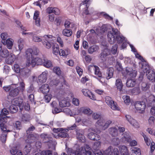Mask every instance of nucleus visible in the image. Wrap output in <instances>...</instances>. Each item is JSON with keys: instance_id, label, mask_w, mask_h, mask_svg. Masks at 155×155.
Listing matches in <instances>:
<instances>
[{"instance_id": "nucleus-1", "label": "nucleus", "mask_w": 155, "mask_h": 155, "mask_svg": "<svg viewBox=\"0 0 155 155\" xmlns=\"http://www.w3.org/2000/svg\"><path fill=\"white\" fill-rule=\"evenodd\" d=\"M107 39L110 44H113L116 41L118 44L123 42L120 49L126 48L127 47V39L123 35H120V32L117 29L112 28L111 30L109 31L107 34Z\"/></svg>"}, {"instance_id": "nucleus-2", "label": "nucleus", "mask_w": 155, "mask_h": 155, "mask_svg": "<svg viewBox=\"0 0 155 155\" xmlns=\"http://www.w3.org/2000/svg\"><path fill=\"white\" fill-rule=\"evenodd\" d=\"M142 69L143 73H146L148 79L152 82H155V71L154 69H150L149 65L146 63L142 64Z\"/></svg>"}, {"instance_id": "nucleus-3", "label": "nucleus", "mask_w": 155, "mask_h": 155, "mask_svg": "<svg viewBox=\"0 0 155 155\" xmlns=\"http://www.w3.org/2000/svg\"><path fill=\"white\" fill-rule=\"evenodd\" d=\"M74 153L76 155H93L91 148L87 144H85L80 149H77Z\"/></svg>"}, {"instance_id": "nucleus-4", "label": "nucleus", "mask_w": 155, "mask_h": 155, "mask_svg": "<svg viewBox=\"0 0 155 155\" xmlns=\"http://www.w3.org/2000/svg\"><path fill=\"white\" fill-rule=\"evenodd\" d=\"M0 129L2 132L0 137V140L2 143H5L6 140L8 133L11 131L8 130L6 125L3 124H0Z\"/></svg>"}, {"instance_id": "nucleus-5", "label": "nucleus", "mask_w": 155, "mask_h": 155, "mask_svg": "<svg viewBox=\"0 0 155 155\" xmlns=\"http://www.w3.org/2000/svg\"><path fill=\"white\" fill-rule=\"evenodd\" d=\"M88 70L89 73L90 74H94L99 78L102 77V73L98 66L94 65H90L88 66Z\"/></svg>"}, {"instance_id": "nucleus-6", "label": "nucleus", "mask_w": 155, "mask_h": 155, "mask_svg": "<svg viewBox=\"0 0 155 155\" xmlns=\"http://www.w3.org/2000/svg\"><path fill=\"white\" fill-rule=\"evenodd\" d=\"M122 75L125 77L134 78L137 75V71L132 68L127 67L125 71H122Z\"/></svg>"}, {"instance_id": "nucleus-7", "label": "nucleus", "mask_w": 155, "mask_h": 155, "mask_svg": "<svg viewBox=\"0 0 155 155\" xmlns=\"http://www.w3.org/2000/svg\"><path fill=\"white\" fill-rule=\"evenodd\" d=\"M40 137L41 138L43 139L44 142L48 143V144L49 147H51V145L54 147L56 144L54 141H52L51 137L48 134H41Z\"/></svg>"}, {"instance_id": "nucleus-8", "label": "nucleus", "mask_w": 155, "mask_h": 155, "mask_svg": "<svg viewBox=\"0 0 155 155\" xmlns=\"http://www.w3.org/2000/svg\"><path fill=\"white\" fill-rule=\"evenodd\" d=\"M135 107L136 109V112L140 113H143L146 107V105L145 102L143 101H137L134 104Z\"/></svg>"}, {"instance_id": "nucleus-9", "label": "nucleus", "mask_w": 155, "mask_h": 155, "mask_svg": "<svg viewBox=\"0 0 155 155\" xmlns=\"http://www.w3.org/2000/svg\"><path fill=\"white\" fill-rule=\"evenodd\" d=\"M52 36L50 35H45L43 36L42 43L44 46L47 48L49 49L51 47L52 43Z\"/></svg>"}, {"instance_id": "nucleus-10", "label": "nucleus", "mask_w": 155, "mask_h": 155, "mask_svg": "<svg viewBox=\"0 0 155 155\" xmlns=\"http://www.w3.org/2000/svg\"><path fill=\"white\" fill-rule=\"evenodd\" d=\"M106 103L111 108L114 110H118L119 108L116 103L115 102L112 98L109 96H107L105 97Z\"/></svg>"}, {"instance_id": "nucleus-11", "label": "nucleus", "mask_w": 155, "mask_h": 155, "mask_svg": "<svg viewBox=\"0 0 155 155\" xmlns=\"http://www.w3.org/2000/svg\"><path fill=\"white\" fill-rule=\"evenodd\" d=\"M8 113V111L6 109L4 108L2 110L0 114V124H5L7 121L6 115Z\"/></svg>"}, {"instance_id": "nucleus-12", "label": "nucleus", "mask_w": 155, "mask_h": 155, "mask_svg": "<svg viewBox=\"0 0 155 155\" xmlns=\"http://www.w3.org/2000/svg\"><path fill=\"white\" fill-rule=\"evenodd\" d=\"M103 153L104 155H119L117 149L113 148L111 146H109Z\"/></svg>"}, {"instance_id": "nucleus-13", "label": "nucleus", "mask_w": 155, "mask_h": 155, "mask_svg": "<svg viewBox=\"0 0 155 155\" xmlns=\"http://www.w3.org/2000/svg\"><path fill=\"white\" fill-rule=\"evenodd\" d=\"M126 120L129 123L136 128H138L140 127V125L138 123L135 119L132 118L131 116L128 115L125 116Z\"/></svg>"}, {"instance_id": "nucleus-14", "label": "nucleus", "mask_w": 155, "mask_h": 155, "mask_svg": "<svg viewBox=\"0 0 155 155\" xmlns=\"http://www.w3.org/2000/svg\"><path fill=\"white\" fill-rule=\"evenodd\" d=\"M10 152L12 155H23L21 151L19 150L18 146L14 145L10 149Z\"/></svg>"}, {"instance_id": "nucleus-15", "label": "nucleus", "mask_w": 155, "mask_h": 155, "mask_svg": "<svg viewBox=\"0 0 155 155\" xmlns=\"http://www.w3.org/2000/svg\"><path fill=\"white\" fill-rule=\"evenodd\" d=\"M109 51L108 49H105L99 55V59L101 62H104L106 61L108 58L107 56L109 54Z\"/></svg>"}, {"instance_id": "nucleus-16", "label": "nucleus", "mask_w": 155, "mask_h": 155, "mask_svg": "<svg viewBox=\"0 0 155 155\" xmlns=\"http://www.w3.org/2000/svg\"><path fill=\"white\" fill-rule=\"evenodd\" d=\"M22 34L31 35L32 36V40L35 42H39L41 41L42 42V39H43V37H40L39 36H34L35 33L33 32L25 33L24 32H22Z\"/></svg>"}, {"instance_id": "nucleus-17", "label": "nucleus", "mask_w": 155, "mask_h": 155, "mask_svg": "<svg viewBox=\"0 0 155 155\" xmlns=\"http://www.w3.org/2000/svg\"><path fill=\"white\" fill-rule=\"evenodd\" d=\"M47 71H45L42 72L38 77V82L40 83H45L47 79Z\"/></svg>"}, {"instance_id": "nucleus-18", "label": "nucleus", "mask_w": 155, "mask_h": 155, "mask_svg": "<svg viewBox=\"0 0 155 155\" xmlns=\"http://www.w3.org/2000/svg\"><path fill=\"white\" fill-rule=\"evenodd\" d=\"M17 84H14L13 88H12L9 92V95L12 97H15L18 95L19 93V90L17 88Z\"/></svg>"}, {"instance_id": "nucleus-19", "label": "nucleus", "mask_w": 155, "mask_h": 155, "mask_svg": "<svg viewBox=\"0 0 155 155\" xmlns=\"http://www.w3.org/2000/svg\"><path fill=\"white\" fill-rule=\"evenodd\" d=\"M15 59V56L12 54H10L6 59L5 62L8 64L11 65L13 63Z\"/></svg>"}, {"instance_id": "nucleus-20", "label": "nucleus", "mask_w": 155, "mask_h": 155, "mask_svg": "<svg viewBox=\"0 0 155 155\" xmlns=\"http://www.w3.org/2000/svg\"><path fill=\"white\" fill-rule=\"evenodd\" d=\"M49 86L47 84L42 85L39 89V91L44 94L48 93L49 92Z\"/></svg>"}, {"instance_id": "nucleus-21", "label": "nucleus", "mask_w": 155, "mask_h": 155, "mask_svg": "<svg viewBox=\"0 0 155 155\" xmlns=\"http://www.w3.org/2000/svg\"><path fill=\"white\" fill-rule=\"evenodd\" d=\"M79 111L80 112H82L87 115H90L91 114H92L93 112L90 108L84 107L80 108L79 109Z\"/></svg>"}, {"instance_id": "nucleus-22", "label": "nucleus", "mask_w": 155, "mask_h": 155, "mask_svg": "<svg viewBox=\"0 0 155 155\" xmlns=\"http://www.w3.org/2000/svg\"><path fill=\"white\" fill-rule=\"evenodd\" d=\"M88 137L90 139L93 140H98L100 138L99 135L93 132L89 133L88 134Z\"/></svg>"}, {"instance_id": "nucleus-23", "label": "nucleus", "mask_w": 155, "mask_h": 155, "mask_svg": "<svg viewBox=\"0 0 155 155\" xmlns=\"http://www.w3.org/2000/svg\"><path fill=\"white\" fill-rule=\"evenodd\" d=\"M114 71V69L112 67L108 68L105 75L106 78L107 80L112 77Z\"/></svg>"}, {"instance_id": "nucleus-24", "label": "nucleus", "mask_w": 155, "mask_h": 155, "mask_svg": "<svg viewBox=\"0 0 155 155\" xmlns=\"http://www.w3.org/2000/svg\"><path fill=\"white\" fill-rule=\"evenodd\" d=\"M14 41L11 38H8L5 41H3L2 43L5 45H6L9 49H11L13 45Z\"/></svg>"}, {"instance_id": "nucleus-25", "label": "nucleus", "mask_w": 155, "mask_h": 155, "mask_svg": "<svg viewBox=\"0 0 155 155\" xmlns=\"http://www.w3.org/2000/svg\"><path fill=\"white\" fill-rule=\"evenodd\" d=\"M131 140L130 136L128 132H126L123 134L121 140L124 142H129Z\"/></svg>"}, {"instance_id": "nucleus-26", "label": "nucleus", "mask_w": 155, "mask_h": 155, "mask_svg": "<svg viewBox=\"0 0 155 155\" xmlns=\"http://www.w3.org/2000/svg\"><path fill=\"white\" fill-rule=\"evenodd\" d=\"M47 12L49 14L54 13L55 15H58L60 13V10L58 8L52 7L48 8Z\"/></svg>"}, {"instance_id": "nucleus-27", "label": "nucleus", "mask_w": 155, "mask_h": 155, "mask_svg": "<svg viewBox=\"0 0 155 155\" xmlns=\"http://www.w3.org/2000/svg\"><path fill=\"white\" fill-rule=\"evenodd\" d=\"M59 105L61 107H68L70 105V103L68 100H66L64 98L61 101H59Z\"/></svg>"}, {"instance_id": "nucleus-28", "label": "nucleus", "mask_w": 155, "mask_h": 155, "mask_svg": "<svg viewBox=\"0 0 155 155\" xmlns=\"http://www.w3.org/2000/svg\"><path fill=\"white\" fill-rule=\"evenodd\" d=\"M30 70L26 67L21 69L20 73L22 76L25 78H26L30 74Z\"/></svg>"}, {"instance_id": "nucleus-29", "label": "nucleus", "mask_w": 155, "mask_h": 155, "mask_svg": "<svg viewBox=\"0 0 155 155\" xmlns=\"http://www.w3.org/2000/svg\"><path fill=\"white\" fill-rule=\"evenodd\" d=\"M115 84L117 89L121 93H123L122 90L123 84L121 79H117L116 81Z\"/></svg>"}, {"instance_id": "nucleus-30", "label": "nucleus", "mask_w": 155, "mask_h": 155, "mask_svg": "<svg viewBox=\"0 0 155 155\" xmlns=\"http://www.w3.org/2000/svg\"><path fill=\"white\" fill-rule=\"evenodd\" d=\"M68 131V129H62L61 132L58 134V137L64 138L68 137H69V135L67 133Z\"/></svg>"}, {"instance_id": "nucleus-31", "label": "nucleus", "mask_w": 155, "mask_h": 155, "mask_svg": "<svg viewBox=\"0 0 155 155\" xmlns=\"http://www.w3.org/2000/svg\"><path fill=\"white\" fill-rule=\"evenodd\" d=\"M24 40L20 38L18 41V49L16 48L17 51H19L20 52L24 47Z\"/></svg>"}, {"instance_id": "nucleus-32", "label": "nucleus", "mask_w": 155, "mask_h": 155, "mask_svg": "<svg viewBox=\"0 0 155 155\" xmlns=\"http://www.w3.org/2000/svg\"><path fill=\"white\" fill-rule=\"evenodd\" d=\"M64 25L66 28H73L75 27V25L69 20L65 21Z\"/></svg>"}, {"instance_id": "nucleus-33", "label": "nucleus", "mask_w": 155, "mask_h": 155, "mask_svg": "<svg viewBox=\"0 0 155 155\" xmlns=\"http://www.w3.org/2000/svg\"><path fill=\"white\" fill-rule=\"evenodd\" d=\"M70 53V51L68 49H66L64 50L60 49L59 51V54L60 56L65 57Z\"/></svg>"}, {"instance_id": "nucleus-34", "label": "nucleus", "mask_w": 155, "mask_h": 155, "mask_svg": "<svg viewBox=\"0 0 155 155\" xmlns=\"http://www.w3.org/2000/svg\"><path fill=\"white\" fill-rule=\"evenodd\" d=\"M77 137L78 140L80 142L84 143L85 142L86 139L83 134H81L79 132H77Z\"/></svg>"}, {"instance_id": "nucleus-35", "label": "nucleus", "mask_w": 155, "mask_h": 155, "mask_svg": "<svg viewBox=\"0 0 155 155\" xmlns=\"http://www.w3.org/2000/svg\"><path fill=\"white\" fill-rule=\"evenodd\" d=\"M110 134L112 136H116L117 135L118 130L115 127H112L109 129Z\"/></svg>"}, {"instance_id": "nucleus-36", "label": "nucleus", "mask_w": 155, "mask_h": 155, "mask_svg": "<svg viewBox=\"0 0 155 155\" xmlns=\"http://www.w3.org/2000/svg\"><path fill=\"white\" fill-rule=\"evenodd\" d=\"M35 66V62L34 61L33 58L32 59L31 61L30 58H27L26 62V66L33 68Z\"/></svg>"}, {"instance_id": "nucleus-37", "label": "nucleus", "mask_w": 155, "mask_h": 155, "mask_svg": "<svg viewBox=\"0 0 155 155\" xmlns=\"http://www.w3.org/2000/svg\"><path fill=\"white\" fill-rule=\"evenodd\" d=\"M31 150V147L30 144H27L25 146L24 150V153L25 155H28L29 154Z\"/></svg>"}, {"instance_id": "nucleus-38", "label": "nucleus", "mask_w": 155, "mask_h": 155, "mask_svg": "<svg viewBox=\"0 0 155 155\" xmlns=\"http://www.w3.org/2000/svg\"><path fill=\"white\" fill-rule=\"evenodd\" d=\"M99 49V47L96 45L91 46L88 50V52L90 54H92L93 52L96 51Z\"/></svg>"}, {"instance_id": "nucleus-39", "label": "nucleus", "mask_w": 155, "mask_h": 155, "mask_svg": "<svg viewBox=\"0 0 155 155\" xmlns=\"http://www.w3.org/2000/svg\"><path fill=\"white\" fill-rule=\"evenodd\" d=\"M43 65L47 68H49L52 67V64L51 61L44 58L43 59Z\"/></svg>"}, {"instance_id": "nucleus-40", "label": "nucleus", "mask_w": 155, "mask_h": 155, "mask_svg": "<svg viewBox=\"0 0 155 155\" xmlns=\"http://www.w3.org/2000/svg\"><path fill=\"white\" fill-rule=\"evenodd\" d=\"M127 86L128 87H134L136 84V81L135 80L127 79Z\"/></svg>"}, {"instance_id": "nucleus-41", "label": "nucleus", "mask_w": 155, "mask_h": 155, "mask_svg": "<svg viewBox=\"0 0 155 155\" xmlns=\"http://www.w3.org/2000/svg\"><path fill=\"white\" fill-rule=\"evenodd\" d=\"M9 55V52L6 48L3 49L0 53L1 57L3 58H6Z\"/></svg>"}, {"instance_id": "nucleus-42", "label": "nucleus", "mask_w": 155, "mask_h": 155, "mask_svg": "<svg viewBox=\"0 0 155 155\" xmlns=\"http://www.w3.org/2000/svg\"><path fill=\"white\" fill-rule=\"evenodd\" d=\"M55 101H53L51 104V106L54 107V109L53 110L52 112L53 114H57L61 112V110L57 107H55L56 105Z\"/></svg>"}, {"instance_id": "nucleus-43", "label": "nucleus", "mask_w": 155, "mask_h": 155, "mask_svg": "<svg viewBox=\"0 0 155 155\" xmlns=\"http://www.w3.org/2000/svg\"><path fill=\"white\" fill-rule=\"evenodd\" d=\"M72 31L71 29H68L65 28L64 29L62 32L63 34L65 36L70 37L72 34Z\"/></svg>"}, {"instance_id": "nucleus-44", "label": "nucleus", "mask_w": 155, "mask_h": 155, "mask_svg": "<svg viewBox=\"0 0 155 155\" xmlns=\"http://www.w3.org/2000/svg\"><path fill=\"white\" fill-rule=\"evenodd\" d=\"M26 57L27 58H32L33 50L31 48L28 49L25 52Z\"/></svg>"}, {"instance_id": "nucleus-45", "label": "nucleus", "mask_w": 155, "mask_h": 155, "mask_svg": "<svg viewBox=\"0 0 155 155\" xmlns=\"http://www.w3.org/2000/svg\"><path fill=\"white\" fill-rule=\"evenodd\" d=\"M9 110L11 113H15L18 110V108L17 106L12 104L10 106Z\"/></svg>"}, {"instance_id": "nucleus-46", "label": "nucleus", "mask_w": 155, "mask_h": 155, "mask_svg": "<svg viewBox=\"0 0 155 155\" xmlns=\"http://www.w3.org/2000/svg\"><path fill=\"white\" fill-rule=\"evenodd\" d=\"M34 61L35 62V65H41L43 64V60L40 58L38 57H36L35 58H33Z\"/></svg>"}, {"instance_id": "nucleus-47", "label": "nucleus", "mask_w": 155, "mask_h": 155, "mask_svg": "<svg viewBox=\"0 0 155 155\" xmlns=\"http://www.w3.org/2000/svg\"><path fill=\"white\" fill-rule=\"evenodd\" d=\"M150 87V84L149 83L144 82L141 84V88L143 91H147L149 89Z\"/></svg>"}, {"instance_id": "nucleus-48", "label": "nucleus", "mask_w": 155, "mask_h": 155, "mask_svg": "<svg viewBox=\"0 0 155 155\" xmlns=\"http://www.w3.org/2000/svg\"><path fill=\"white\" fill-rule=\"evenodd\" d=\"M101 142L100 141L95 142L93 146V150L99 149L101 146Z\"/></svg>"}, {"instance_id": "nucleus-49", "label": "nucleus", "mask_w": 155, "mask_h": 155, "mask_svg": "<svg viewBox=\"0 0 155 155\" xmlns=\"http://www.w3.org/2000/svg\"><path fill=\"white\" fill-rule=\"evenodd\" d=\"M53 53L55 55H57L59 53V48L57 45H55L53 47Z\"/></svg>"}, {"instance_id": "nucleus-50", "label": "nucleus", "mask_w": 155, "mask_h": 155, "mask_svg": "<svg viewBox=\"0 0 155 155\" xmlns=\"http://www.w3.org/2000/svg\"><path fill=\"white\" fill-rule=\"evenodd\" d=\"M122 98L123 100L124 103L127 105H128L130 103V97L129 96L124 95L123 96Z\"/></svg>"}, {"instance_id": "nucleus-51", "label": "nucleus", "mask_w": 155, "mask_h": 155, "mask_svg": "<svg viewBox=\"0 0 155 155\" xmlns=\"http://www.w3.org/2000/svg\"><path fill=\"white\" fill-rule=\"evenodd\" d=\"M17 88L19 90V91L23 92L25 90V84L23 82H20L19 83V86L17 87Z\"/></svg>"}, {"instance_id": "nucleus-52", "label": "nucleus", "mask_w": 155, "mask_h": 155, "mask_svg": "<svg viewBox=\"0 0 155 155\" xmlns=\"http://www.w3.org/2000/svg\"><path fill=\"white\" fill-rule=\"evenodd\" d=\"M104 119L102 118L101 117L97 122L96 124L102 129V127L104 125Z\"/></svg>"}, {"instance_id": "nucleus-53", "label": "nucleus", "mask_w": 155, "mask_h": 155, "mask_svg": "<svg viewBox=\"0 0 155 155\" xmlns=\"http://www.w3.org/2000/svg\"><path fill=\"white\" fill-rule=\"evenodd\" d=\"M132 153H134L136 155H141V152L140 149L137 147H134L132 148Z\"/></svg>"}, {"instance_id": "nucleus-54", "label": "nucleus", "mask_w": 155, "mask_h": 155, "mask_svg": "<svg viewBox=\"0 0 155 155\" xmlns=\"http://www.w3.org/2000/svg\"><path fill=\"white\" fill-rule=\"evenodd\" d=\"M29 116L27 114L23 115L22 117L21 120L24 122H28L30 120Z\"/></svg>"}, {"instance_id": "nucleus-55", "label": "nucleus", "mask_w": 155, "mask_h": 155, "mask_svg": "<svg viewBox=\"0 0 155 155\" xmlns=\"http://www.w3.org/2000/svg\"><path fill=\"white\" fill-rule=\"evenodd\" d=\"M112 143L115 146L118 145L120 143V141L119 138L117 137L114 138L112 140Z\"/></svg>"}, {"instance_id": "nucleus-56", "label": "nucleus", "mask_w": 155, "mask_h": 155, "mask_svg": "<svg viewBox=\"0 0 155 155\" xmlns=\"http://www.w3.org/2000/svg\"><path fill=\"white\" fill-rule=\"evenodd\" d=\"M1 37L2 39V43L3 41H5L8 37V35L6 32L2 33L1 35Z\"/></svg>"}, {"instance_id": "nucleus-57", "label": "nucleus", "mask_w": 155, "mask_h": 155, "mask_svg": "<svg viewBox=\"0 0 155 155\" xmlns=\"http://www.w3.org/2000/svg\"><path fill=\"white\" fill-rule=\"evenodd\" d=\"M112 122V121L110 120L107 121L102 127V130H104L107 128Z\"/></svg>"}, {"instance_id": "nucleus-58", "label": "nucleus", "mask_w": 155, "mask_h": 155, "mask_svg": "<svg viewBox=\"0 0 155 155\" xmlns=\"http://www.w3.org/2000/svg\"><path fill=\"white\" fill-rule=\"evenodd\" d=\"M155 149V143L152 142L150 145V150L149 152V155H153V152L154 150Z\"/></svg>"}, {"instance_id": "nucleus-59", "label": "nucleus", "mask_w": 155, "mask_h": 155, "mask_svg": "<svg viewBox=\"0 0 155 155\" xmlns=\"http://www.w3.org/2000/svg\"><path fill=\"white\" fill-rule=\"evenodd\" d=\"M12 103L13 104L16 106H19L21 104V101H19L18 98H14L12 101Z\"/></svg>"}, {"instance_id": "nucleus-60", "label": "nucleus", "mask_w": 155, "mask_h": 155, "mask_svg": "<svg viewBox=\"0 0 155 155\" xmlns=\"http://www.w3.org/2000/svg\"><path fill=\"white\" fill-rule=\"evenodd\" d=\"M82 92L84 95L88 97L91 94V91L87 89H83L82 90Z\"/></svg>"}, {"instance_id": "nucleus-61", "label": "nucleus", "mask_w": 155, "mask_h": 155, "mask_svg": "<svg viewBox=\"0 0 155 155\" xmlns=\"http://www.w3.org/2000/svg\"><path fill=\"white\" fill-rule=\"evenodd\" d=\"M117 48L118 45L117 44H115L112 46L111 49V52L113 54H116L117 52Z\"/></svg>"}, {"instance_id": "nucleus-62", "label": "nucleus", "mask_w": 155, "mask_h": 155, "mask_svg": "<svg viewBox=\"0 0 155 155\" xmlns=\"http://www.w3.org/2000/svg\"><path fill=\"white\" fill-rule=\"evenodd\" d=\"M52 98V95L51 94L46 95L44 96V99L45 101L46 102L49 103Z\"/></svg>"}, {"instance_id": "nucleus-63", "label": "nucleus", "mask_w": 155, "mask_h": 155, "mask_svg": "<svg viewBox=\"0 0 155 155\" xmlns=\"http://www.w3.org/2000/svg\"><path fill=\"white\" fill-rule=\"evenodd\" d=\"M13 69L17 73H20L21 71V69L19 65L17 64H15L13 66Z\"/></svg>"}, {"instance_id": "nucleus-64", "label": "nucleus", "mask_w": 155, "mask_h": 155, "mask_svg": "<svg viewBox=\"0 0 155 155\" xmlns=\"http://www.w3.org/2000/svg\"><path fill=\"white\" fill-rule=\"evenodd\" d=\"M93 152L95 155H104L103 152L101 151L99 149L93 150Z\"/></svg>"}]
</instances>
